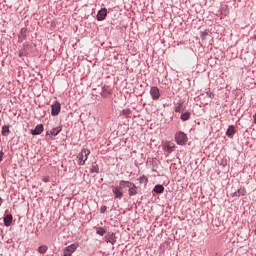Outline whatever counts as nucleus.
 Listing matches in <instances>:
<instances>
[{"label":"nucleus","mask_w":256,"mask_h":256,"mask_svg":"<svg viewBox=\"0 0 256 256\" xmlns=\"http://www.w3.org/2000/svg\"><path fill=\"white\" fill-rule=\"evenodd\" d=\"M121 187H128V195L130 197H134V195H137V186L133 184L132 182L122 180L120 181Z\"/></svg>","instance_id":"1"},{"label":"nucleus","mask_w":256,"mask_h":256,"mask_svg":"<svg viewBox=\"0 0 256 256\" xmlns=\"http://www.w3.org/2000/svg\"><path fill=\"white\" fill-rule=\"evenodd\" d=\"M89 155H91V150L83 148L81 152L77 155L78 165H85L87 159H89Z\"/></svg>","instance_id":"2"},{"label":"nucleus","mask_w":256,"mask_h":256,"mask_svg":"<svg viewBox=\"0 0 256 256\" xmlns=\"http://www.w3.org/2000/svg\"><path fill=\"white\" fill-rule=\"evenodd\" d=\"M175 141L177 145H186L189 139L187 138V134H185L184 132H177L175 134Z\"/></svg>","instance_id":"3"},{"label":"nucleus","mask_w":256,"mask_h":256,"mask_svg":"<svg viewBox=\"0 0 256 256\" xmlns=\"http://www.w3.org/2000/svg\"><path fill=\"white\" fill-rule=\"evenodd\" d=\"M75 251H77V244H71L64 249L63 256H71Z\"/></svg>","instance_id":"4"},{"label":"nucleus","mask_w":256,"mask_h":256,"mask_svg":"<svg viewBox=\"0 0 256 256\" xmlns=\"http://www.w3.org/2000/svg\"><path fill=\"white\" fill-rule=\"evenodd\" d=\"M122 189H125V187H121V182H119V186L113 188L112 192L114 193L116 199H121V197H123V191H121Z\"/></svg>","instance_id":"5"},{"label":"nucleus","mask_w":256,"mask_h":256,"mask_svg":"<svg viewBox=\"0 0 256 256\" xmlns=\"http://www.w3.org/2000/svg\"><path fill=\"white\" fill-rule=\"evenodd\" d=\"M59 113H61V103L55 102L52 105L51 115H53V117H56V115H59Z\"/></svg>","instance_id":"6"},{"label":"nucleus","mask_w":256,"mask_h":256,"mask_svg":"<svg viewBox=\"0 0 256 256\" xmlns=\"http://www.w3.org/2000/svg\"><path fill=\"white\" fill-rule=\"evenodd\" d=\"M150 95H151L152 99H154V100L159 99V97H161V94L159 93V88L152 87L150 89Z\"/></svg>","instance_id":"7"},{"label":"nucleus","mask_w":256,"mask_h":256,"mask_svg":"<svg viewBox=\"0 0 256 256\" xmlns=\"http://www.w3.org/2000/svg\"><path fill=\"white\" fill-rule=\"evenodd\" d=\"M105 241H106V243H111V245H115V243H117V240L115 239V234L114 233H108L105 236Z\"/></svg>","instance_id":"8"},{"label":"nucleus","mask_w":256,"mask_h":256,"mask_svg":"<svg viewBox=\"0 0 256 256\" xmlns=\"http://www.w3.org/2000/svg\"><path fill=\"white\" fill-rule=\"evenodd\" d=\"M105 17H107V9L102 8L97 14L98 21H105Z\"/></svg>","instance_id":"9"},{"label":"nucleus","mask_w":256,"mask_h":256,"mask_svg":"<svg viewBox=\"0 0 256 256\" xmlns=\"http://www.w3.org/2000/svg\"><path fill=\"white\" fill-rule=\"evenodd\" d=\"M44 130L43 124H38L34 130H31L32 135H41V132Z\"/></svg>","instance_id":"10"},{"label":"nucleus","mask_w":256,"mask_h":256,"mask_svg":"<svg viewBox=\"0 0 256 256\" xmlns=\"http://www.w3.org/2000/svg\"><path fill=\"white\" fill-rule=\"evenodd\" d=\"M13 223V216L11 214H8L4 217V225L5 227H11V224Z\"/></svg>","instance_id":"11"},{"label":"nucleus","mask_w":256,"mask_h":256,"mask_svg":"<svg viewBox=\"0 0 256 256\" xmlns=\"http://www.w3.org/2000/svg\"><path fill=\"white\" fill-rule=\"evenodd\" d=\"M63 131V127L58 126L56 128H53L52 130H50V132H47V135H53L54 137H56V135L60 132Z\"/></svg>","instance_id":"12"},{"label":"nucleus","mask_w":256,"mask_h":256,"mask_svg":"<svg viewBox=\"0 0 256 256\" xmlns=\"http://www.w3.org/2000/svg\"><path fill=\"white\" fill-rule=\"evenodd\" d=\"M166 150L168 153H173V150L175 149V143L173 142H166Z\"/></svg>","instance_id":"13"},{"label":"nucleus","mask_w":256,"mask_h":256,"mask_svg":"<svg viewBox=\"0 0 256 256\" xmlns=\"http://www.w3.org/2000/svg\"><path fill=\"white\" fill-rule=\"evenodd\" d=\"M227 137H233L235 135V126H229V128L226 131Z\"/></svg>","instance_id":"14"},{"label":"nucleus","mask_w":256,"mask_h":256,"mask_svg":"<svg viewBox=\"0 0 256 256\" xmlns=\"http://www.w3.org/2000/svg\"><path fill=\"white\" fill-rule=\"evenodd\" d=\"M182 121H189L191 119V112H185L180 116Z\"/></svg>","instance_id":"15"},{"label":"nucleus","mask_w":256,"mask_h":256,"mask_svg":"<svg viewBox=\"0 0 256 256\" xmlns=\"http://www.w3.org/2000/svg\"><path fill=\"white\" fill-rule=\"evenodd\" d=\"M165 191V187L163 185H156L154 187V193H163Z\"/></svg>","instance_id":"16"},{"label":"nucleus","mask_w":256,"mask_h":256,"mask_svg":"<svg viewBox=\"0 0 256 256\" xmlns=\"http://www.w3.org/2000/svg\"><path fill=\"white\" fill-rule=\"evenodd\" d=\"M236 195L238 197L247 195V190L245 189V187L238 189V191L236 192Z\"/></svg>","instance_id":"17"},{"label":"nucleus","mask_w":256,"mask_h":256,"mask_svg":"<svg viewBox=\"0 0 256 256\" xmlns=\"http://www.w3.org/2000/svg\"><path fill=\"white\" fill-rule=\"evenodd\" d=\"M47 249H49L46 245H42L38 248V253H40V255H45V253H47Z\"/></svg>","instance_id":"18"},{"label":"nucleus","mask_w":256,"mask_h":256,"mask_svg":"<svg viewBox=\"0 0 256 256\" xmlns=\"http://www.w3.org/2000/svg\"><path fill=\"white\" fill-rule=\"evenodd\" d=\"M96 233H97V235H100L101 237H103V235H105V233H106L105 228H103V227L97 228Z\"/></svg>","instance_id":"19"},{"label":"nucleus","mask_w":256,"mask_h":256,"mask_svg":"<svg viewBox=\"0 0 256 256\" xmlns=\"http://www.w3.org/2000/svg\"><path fill=\"white\" fill-rule=\"evenodd\" d=\"M2 135H4V137H7V135H9V126L2 127Z\"/></svg>","instance_id":"20"},{"label":"nucleus","mask_w":256,"mask_h":256,"mask_svg":"<svg viewBox=\"0 0 256 256\" xmlns=\"http://www.w3.org/2000/svg\"><path fill=\"white\" fill-rule=\"evenodd\" d=\"M91 173H99V166L98 165H94L91 169Z\"/></svg>","instance_id":"21"},{"label":"nucleus","mask_w":256,"mask_h":256,"mask_svg":"<svg viewBox=\"0 0 256 256\" xmlns=\"http://www.w3.org/2000/svg\"><path fill=\"white\" fill-rule=\"evenodd\" d=\"M42 181H43L44 183H49V181H50L49 176H44V177L42 178Z\"/></svg>","instance_id":"22"},{"label":"nucleus","mask_w":256,"mask_h":256,"mask_svg":"<svg viewBox=\"0 0 256 256\" xmlns=\"http://www.w3.org/2000/svg\"><path fill=\"white\" fill-rule=\"evenodd\" d=\"M105 211H107V206H102L100 209V213H105Z\"/></svg>","instance_id":"23"},{"label":"nucleus","mask_w":256,"mask_h":256,"mask_svg":"<svg viewBox=\"0 0 256 256\" xmlns=\"http://www.w3.org/2000/svg\"><path fill=\"white\" fill-rule=\"evenodd\" d=\"M3 151H0V163L3 161Z\"/></svg>","instance_id":"24"},{"label":"nucleus","mask_w":256,"mask_h":256,"mask_svg":"<svg viewBox=\"0 0 256 256\" xmlns=\"http://www.w3.org/2000/svg\"><path fill=\"white\" fill-rule=\"evenodd\" d=\"M3 205V199L0 197V207Z\"/></svg>","instance_id":"25"},{"label":"nucleus","mask_w":256,"mask_h":256,"mask_svg":"<svg viewBox=\"0 0 256 256\" xmlns=\"http://www.w3.org/2000/svg\"><path fill=\"white\" fill-rule=\"evenodd\" d=\"M253 119H254V123L256 124V113H255V115L253 116Z\"/></svg>","instance_id":"26"},{"label":"nucleus","mask_w":256,"mask_h":256,"mask_svg":"<svg viewBox=\"0 0 256 256\" xmlns=\"http://www.w3.org/2000/svg\"><path fill=\"white\" fill-rule=\"evenodd\" d=\"M254 233H255V235H256V229L254 230Z\"/></svg>","instance_id":"27"},{"label":"nucleus","mask_w":256,"mask_h":256,"mask_svg":"<svg viewBox=\"0 0 256 256\" xmlns=\"http://www.w3.org/2000/svg\"><path fill=\"white\" fill-rule=\"evenodd\" d=\"M176 111H179V108H177Z\"/></svg>","instance_id":"28"}]
</instances>
